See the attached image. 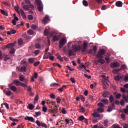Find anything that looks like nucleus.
Returning a JSON list of instances; mask_svg holds the SVG:
<instances>
[{
	"label": "nucleus",
	"mask_w": 128,
	"mask_h": 128,
	"mask_svg": "<svg viewBox=\"0 0 128 128\" xmlns=\"http://www.w3.org/2000/svg\"><path fill=\"white\" fill-rule=\"evenodd\" d=\"M106 54V50L104 49H100L98 51V54L96 55V58H98V60L94 61V64L96 66L98 65V62L101 64H104L106 62L104 59V55Z\"/></svg>",
	"instance_id": "obj_1"
},
{
	"label": "nucleus",
	"mask_w": 128,
	"mask_h": 128,
	"mask_svg": "<svg viewBox=\"0 0 128 128\" xmlns=\"http://www.w3.org/2000/svg\"><path fill=\"white\" fill-rule=\"evenodd\" d=\"M66 44V40L64 39V38H62L59 42V48H62V46H64Z\"/></svg>",
	"instance_id": "obj_2"
},
{
	"label": "nucleus",
	"mask_w": 128,
	"mask_h": 128,
	"mask_svg": "<svg viewBox=\"0 0 128 128\" xmlns=\"http://www.w3.org/2000/svg\"><path fill=\"white\" fill-rule=\"evenodd\" d=\"M72 48L73 52H80V50H82V46H80V45H78V46L73 45L72 46Z\"/></svg>",
	"instance_id": "obj_3"
},
{
	"label": "nucleus",
	"mask_w": 128,
	"mask_h": 128,
	"mask_svg": "<svg viewBox=\"0 0 128 128\" xmlns=\"http://www.w3.org/2000/svg\"><path fill=\"white\" fill-rule=\"evenodd\" d=\"M36 122L37 126H42V128H48V126L45 123L40 122V121L38 120H36Z\"/></svg>",
	"instance_id": "obj_4"
},
{
	"label": "nucleus",
	"mask_w": 128,
	"mask_h": 128,
	"mask_svg": "<svg viewBox=\"0 0 128 128\" xmlns=\"http://www.w3.org/2000/svg\"><path fill=\"white\" fill-rule=\"evenodd\" d=\"M49 112H50L51 114H58V106H55L54 108L49 110Z\"/></svg>",
	"instance_id": "obj_5"
},
{
	"label": "nucleus",
	"mask_w": 128,
	"mask_h": 128,
	"mask_svg": "<svg viewBox=\"0 0 128 128\" xmlns=\"http://www.w3.org/2000/svg\"><path fill=\"white\" fill-rule=\"evenodd\" d=\"M24 2V4H28V6H30V8H32V10H34V6L30 2V0H25Z\"/></svg>",
	"instance_id": "obj_6"
},
{
	"label": "nucleus",
	"mask_w": 128,
	"mask_h": 128,
	"mask_svg": "<svg viewBox=\"0 0 128 128\" xmlns=\"http://www.w3.org/2000/svg\"><path fill=\"white\" fill-rule=\"evenodd\" d=\"M111 68H120V63H118V62H114L111 63Z\"/></svg>",
	"instance_id": "obj_7"
},
{
	"label": "nucleus",
	"mask_w": 128,
	"mask_h": 128,
	"mask_svg": "<svg viewBox=\"0 0 128 128\" xmlns=\"http://www.w3.org/2000/svg\"><path fill=\"white\" fill-rule=\"evenodd\" d=\"M24 120H30V122H34V118L32 116H26L25 117Z\"/></svg>",
	"instance_id": "obj_8"
},
{
	"label": "nucleus",
	"mask_w": 128,
	"mask_h": 128,
	"mask_svg": "<svg viewBox=\"0 0 128 128\" xmlns=\"http://www.w3.org/2000/svg\"><path fill=\"white\" fill-rule=\"evenodd\" d=\"M86 48H88V43L85 42L83 44L82 48L81 49L82 52H84L86 51Z\"/></svg>",
	"instance_id": "obj_9"
},
{
	"label": "nucleus",
	"mask_w": 128,
	"mask_h": 128,
	"mask_svg": "<svg viewBox=\"0 0 128 128\" xmlns=\"http://www.w3.org/2000/svg\"><path fill=\"white\" fill-rule=\"evenodd\" d=\"M122 75L120 74H118V76H114V80H117L118 82V80H122Z\"/></svg>",
	"instance_id": "obj_10"
},
{
	"label": "nucleus",
	"mask_w": 128,
	"mask_h": 128,
	"mask_svg": "<svg viewBox=\"0 0 128 128\" xmlns=\"http://www.w3.org/2000/svg\"><path fill=\"white\" fill-rule=\"evenodd\" d=\"M16 32V30L14 29H10V31L7 32V34L8 36H11L12 34H14Z\"/></svg>",
	"instance_id": "obj_11"
},
{
	"label": "nucleus",
	"mask_w": 128,
	"mask_h": 128,
	"mask_svg": "<svg viewBox=\"0 0 128 128\" xmlns=\"http://www.w3.org/2000/svg\"><path fill=\"white\" fill-rule=\"evenodd\" d=\"M20 13L21 14L24 20H26V15L24 13V11L22 9L20 10Z\"/></svg>",
	"instance_id": "obj_12"
},
{
	"label": "nucleus",
	"mask_w": 128,
	"mask_h": 128,
	"mask_svg": "<svg viewBox=\"0 0 128 128\" xmlns=\"http://www.w3.org/2000/svg\"><path fill=\"white\" fill-rule=\"evenodd\" d=\"M50 20V17L48 16H46L44 18H43L42 20V22L43 24H47L48 22V20Z\"/></svg>",
	"instance_id": "obj_13"
},
{
	"label": "nucleus",
	"mask_w": 128,
	"mask_h": 128,
	"mask_svg": "<svg viewBox=\"0 0 128 128\" xmlns=\"http://www.w3.org/2000/svg\"><path fill=\"white\" fill-rule=\"evenodd\" d=\"M14 46V43L8 44L4 46L6 48H12Z\"/></svg>",
	"instance_id": "obj_14"
},
{
	"label": "nucleus",
	"mask_w": 128,
	"mask_h": 128,
	"mask_svg": "<svg viewBox=\"0 0 128 128\" xmlns=\"http://www.w3.org/2000/svg\"><path fill=\"white\" fill-rule=\"evenodd\" d=\"M3 58H4V60L5 62H8V60H10V56L6 54H3Z\"/></svg>",
	"instance_id": "obj_15"
},
{
	"label": "nucleus",
	"mask_w": 128,
	"mask_h": 128,
	"mask_svg": "<svg viewBox=\"0 0 128 128\" xmlns=\"http://www.w3.org/2000/svg\"><path fill=\"white\" fill-rule=\"evenodd\" d=\"M108 96H110V92L108 91H104L102 93V96L104 98H108Z\"/></svg>",
	"instance_id": "obj_16"
},
{
	"label": "nucleus",
	"mask_w": 128,
	"mask_h": 128,
	"mask_svg": "<svg viewBox=\"0 0 128 128\" xmlns=\"http://www.w3.org/2000/svg\"><path fill=\"white\" fill-rule=\"evenodd\" d=\"M50 52H46L45 53V54L44 56V60H48L50 56Z\"/></svg>",
	"instance_id": "obj_17"
},
{
	"label": "nucleus",
	"mask_w": 128,
	"mask_h": 128,
	"mask_svg": "<svg viewBox=\"0 0 128 128\" xmlns=\"http://www.w3.org/2000/svg\"><path fill=\"white\" fill-rule=\"evenodd\" d=\"M116 6L118 8H122V2L120 1H117L116 2Z\"/></svg>",
	"instance_id": "obj_18"
},
{
	"label": "nucleus",
	"mask_w": 128,
	"mask_h": 128,
	"mask_svg": "<svg viewBox=\"0 0 128 128\" xmlns=\"http://www.w3.org/2000/svg\"><path fill=\"white\" fill-rule=\"evenodd\" d=\"M23 8L24 10H30V6L28 4H26L23 6Z\"/></svg>",
	"instance_id": "obj_19"
},
{
	"label": "nucleus",
	"mask_w": 128,
	"mask_h": 128,
	"mask_svg": "<svg viewBox=\"0 0 128 128\" xmlns=\"http://www.w3.org/2000/svg\"><path fill=\"white\" fill-rule=\"evenodd\" d=\"M92 116H94V118H98L100 116V114H98V111H94V112L92 114Z\"/></svg>",
	"instance_id": "obj_20"
},
{
	"label": "nucleus",
	"mask_w": 128,
	"mask_h": 128,
	"mask_svg": "<svg viewBox=\"0 0 128 128\" xmlns=\"http://www.w3.org/2000/svg\"><path fill=\"white\" fill-rule=\"evenodd\" d=\"M102 102L104 104H108V100L106 98H104L101 100Z\"/></svg>",
	"instance_id": "obj_21"
},
{
	"label": "nucleus",
	"mask_w": 128,
	"mask_h": 128,
	"mask_svg": "<svg viewBox=\"0 0 128 128\" xmlns=\"http://www.w3.org/2000/svg\"><path fill=\"white\" fill-rule=\"evenodd\" d=\"M14 84H15L17 86H20V82L18 81V80H16L14 81Z\"/></svg>",
	"instance_id": "obj_22"
},
{
	"label": "nucleus",
	"mask_w": 128,
	"mask_h": 128,
	"mask_svg": "<svg viewBox=\"0 0 128 128\" xmlns=\"http://www.w3.org/2000/svg\"><path fill=\"white\" fill-rule=\"evenodd\" d=\"M66 86L64 85L62 88H58V92H62L64 88H66Z\"/></svg>",
	"instance_id": "obj_23"
},
{
	"label": "nucleus",
	"mask_w": 128,
	"mask_h": 128,
	"mask_svg": "<svg viewBox=\"0 0 128 128\" xmlns=\"http://www.w3.org/2000/svg\"><path fill=\"white\" fill-rule=\"evenodd\" d=\"M44 34L45 36H48V34H50V30L48 29V27L46 28V29L44 31Z\"/></svg>",
	"instance_id": "obj_24"
},
{
	"label": "nucleus",
	"mask_w": 128,
	"mask_h": 128,
	"mask_svg": "<svg viewBox=\"0 0 128 128\" xmlns=\"http://www.w3.org/2000/svg\"><path fill=\"white\" fill-rule=\"evenodd\" d=\"M82 4L84 6H88V2L86 0H82Z\"/></svg>",
	"instance_id": "obj_25"
},
{
	"label": "nucleus",
	"mask_w": 128,
	"mask_h": 128,
	"mask_svg": "<svg viewBox=\"0 0 128 128\" xmlns=\"http://www.w3.org/2000/svg\"><path fill=\"white\" fill-rule=\"evenodd\" d=\"M10 90L12 91V92H16V86H10Z\"/></svg>",
	"instance_id": "obj_26"
},
{
	"label": "nucleus",
	"mask_w": 128,
	"mask_h": 128,
	"mask_svg": "<svg viewBox=\"0 0 128 128\" xmlns=\"http://www.w3.org/2000/svg\"><path fill=\"white\" fill-rule=\"evenodd\" d=\"M38 10H39V12H42V10L44 8V5L42 4V5L38 6Z\"/></svg>",
	"instance_id": "obj_27"
},
{
	"label": "nucleus",
	"mask_w": 128,
	"mask_h": 128,
	"mask_svg": "<svg viewBox=\"0 0 128 128\" xmlns=\"http://www.w3.org/2000/svg\"><path fill=\"white\" fill-rule=\"evenodd\" d=\"M122 98H123V100H125V102H128V97H126V94H124V93L122 94Z\"/></svg>",
	"instance_id": "obj_28"
},
{
	"label": "nucleus",
	"mask_w": 128,
	"mask_h": 128,
	"mask_svg": "<svg viewBox=\"0 0 128 128\" xmlns=\"http://www.w3.org/2000/svg\"><path fill=\"white\" fill-rule=\"evenodd\" d=\"M36 4L37 6H42V0H36Z\"/></svg>",
	"instance_id": "obj_29"
},
{
	"label": "nucleus",
	"mask_w": 128,
	"mask_h": 128,
	"mask_svg": "<svg viewBox=\"0 0 128 128\" xmlns=\"http://www.w3.org/2000/svg\"><path fill=\"white\" fill-rule=\"evenodd\" d=\"M19 80L20 82H24L26 80V78H24V75H21L19 76Z\"/></svg>",
	"instance_id": "obj_30"
},
{
	"label": "nucleus",
	"mask_w": 128,
	"mask_h": 128,
	"mask_svg": "<svg viewBox=\"0 0 128 128\" xmlns=\"http://www.w3.org/2000/svg\"><path fill=\"white\" fill-rule=\"evenodd\" d=\"M50 86L54 87V86H60V84L53 82V83H52Z\"/></svg>",
	"instance_id": "obj_31"
},
{
	"label": "nucleus",
	"mask_w": 128,
	"mask_h": 128,
	"mask_svg": "<svg viewBox=\"0 0 128 128\" xmlns=\"http://www.w3.org/2000/svg\"><path fill=\"white\" fill-rule=\"evenodd\" d=\"M84 116H80L78 118V120H79L80 122H82V120H84Z\"/></svg>",
	"instance_id": "obj_32"
},
{
	"label": "nucleus",
	"mask_w": 128,
	"mask_h": 128,
	"mask_svg": "<svg viewBox=\"0 0 128 128\" xmlns=\"http://www.w3.org/2000/svg\"><path fill=\"white\" fill-rule=\"evenodd\" d=\"M104 108L99 107L98 108V112H104Z\"/></svg>",
	"instance_id": "obj_33"
},
{
	"label": "nucleus",
	"mask_w": 128,
	"mask_h": 128,
	"mask_svg": "<svg viewBox=\"0 0 128 128\" xmlns=\"http://www.w3.org/2000/svg\"><path fill=\"white\" fill-rule=\"evenodd\" d=\"M22 44H24V40H22V39L20 38L18 40V44H19V46H22Z\"/></svg>",
	"instance_id": "obj_34"
},
{
	"label": "nucleus",
	"mask_w": 128,
	"mask_h": 128,
	"mask_svg": "<svg viewBox=\"0 0 128 128\" xmlns=\"http://www.w3.org/2000/svg\"><path fill=\"white\" fill-rule=\"evenodd\" d=\"M12 91H10V90H7L6 92V96H12Z\"/></svg>",
	"instance_id": "obj_35"
},
{
	"label": "nucleus",
	"mask_w": 128,
	"mask_h": 128,
	"mask_svg": "<svg viewBox=\"0 0 128 128\" xmlns=\"http://www.w3.org/2000/svg\"><path fill=\"white\" fill-rule=\"evenodd\" d=\"M10 52V54H14L16 52V49L14 48H11Z\"/></svg>",
	"instance_id": "obj_36"
},
{
	"label": "nucleus",
	"mask_w": 128,
	"mask_h": 128,
	"mask_svg": "<svg viewBox=\"0 0 128 128\" xmlns=\"http://www.w3.org/2000/svg\"><path fill=\"white\" fill-rule=\"evenodd\" d=\"M104 126H108V120H104Z\"/></svg>",
	"instance_id": "obj_37"
},
{
	"label": "nucleus",
	"mask_w": 128,
	"mask_h": 128,
	"mask_svg": "<svg viewBox=\"0 0 128 128\" xmlns=\"http://www.w3.org/2000/svg\"><path fill=\"white\" fill-rule=\"evenodd\" d=\"M28 18L29 20H34V16L32 14H29L28 16Z\"/></svg>",
	"instance_id": "obj_38"
},
{
	"label": "nucleus",
	"mask_w": 128,
	"mask_h": 128,
	"mask_svg": "<svg viewBox=\"0 0 128 128\" xmlns=\"http://www.w3.org/2000/svg\"><path fill=\"white\" fill-rule=\"evenodd\" d=\"M35 118H37V116H40L42 115V112H35Z\"/></svg>",
	"instance_id": "obj_39"
},
{
	"label": "nucleus",
	"mask_w": 128,
	"mask_h": 128,
	"mask_svg": "<svg viewBox=\"0 0 128 128\" xmlns=\"http://www.w3.org/2000/svg\"><path fill=\"white\" fill-rule=\"evenodd\" d=\"M53 42H56V40H58V37L56 36H54L52 38Z\"/></svg>",
	"instance_id": "obj_40"
},
{
	"label": "nucleus",
	"mask_w": 128,
	"mask_h": 128,
	"mask_svg": "<svg viewBox=\"0 0 128 128\" xmlns=\"http://www.w3.org/2000/svg\"><path fill=\"white\" fill-rule=\"evenodd\" d=\"M98 106L99 108H104V104L102 102H99L98 104Z\"/></svg>",
	"instance_id": "obj_41"
},
{
	"label": "nucleus",
	"mask_w": 128,
	"mask_h": 128,
	"mask_svg": "<svg viewBox=\"0 0 128 128\" xmlns=\"http://www.w3.org/2000/svg\"><path fill=\"white\" fill-rule=\"evenodd\" d=\"M120 68L121 70H128V66L126 64H122Z\"/></svg>",
	"instance_id": "obj_42"
},
{
	"label": "nucleus",
	"mask_w": 128,
	"mask_h": 128,
	"mask_svg": "<svg viewBox=\"0 0 128 128\" xmlns=\"http://www.w3.org/2000/svg\"><path fill=\"white\" fill-rule=\"evenodd\" d=\"M28 34H30V36L34 34V30H28Z\"/></svg>",
	"instance_id": "obj_43"
},
{
	"label": "nucleus",
	"mask_w": 128,
	"mask_h": 128,
	"mask_svg": "<svg viewBox=\"0 0 128 128\" xmlns=\"http://www.w3.org/2000/svg\"><path fill=\"white\" fill-rule=\"evenodd\" d=\"M122 97V94H118L116 95V98L117 100H118V98H120Z\"/></svg>",
	"instance_id": "obj_44"
},
{
	"label": "nucleus",
	"mask_w": 128,
	"mask_h": 128,
	"mask_svg": "<svg viewBox=\"0 0 128 128\" xmlns=\"http://www.w3.org/2000/svg\"><path fill=\"white\" fill-rule=\"evenodd\" d=\"M28 108L29 110H32L34 108V105L32 104H30L28 106Z\"/></svg>",
	"instance_id": "obj_45"
},
{
	"label": "nucleus",
	"mask_w": 128,
	"mask_h": 128,
	"mask_svg": "<svg viewBox=\"0 0 128 128\" xmlns=\"http://www.w3.org/2000/svg\"><path fill=\"white\" fill-rule=\"evenodd\" d=\"M103 88H105V89L108 88V82L104 83Z\"/></svg>",
	"instance_id": "obj_46"
},
{
	"label": "nucleus",
	"mask_w": 128,
	"mask_h": 128,
	"mask_svg": "<svg viewBox=\"0 0 128 128\" xmlns=\"http://www.w3.org/2000/svg\"><path fill=\"white\" fill-rule=\"evenodd\" d=\"M68 56H72L74 52H72V50H68Z\"/></svg>",
	"instance_id": "obj_47"
},
{
	"label": "nucleus",
	"mask_w": 128,
	"mask_h": 128,
	"mask_svg": "<svg viewBox=\"0 0 128 128\" xmlns=\"http://www.w3.org/2000/svg\"><path fill=\"white\" fill-rule=\"evenodd\" d=\"M109 100H110V102H114V96H112V95H110V98H109Z\"/></svg>",
	"instance_id": "obj_48"
},
{
	"label": "nucleus",
	"mask_w": 128,
	"mask_h": 128,
	"mask_svg": "<svg viewBox=\"0 0 128 128\" xmlns=\"http://www.w3.org/2000/svg\"><path fill=\"white\" fill-rule=\"evenodd\" d=\"M28 60L30 64H34V58H29Z\"/></svg>",
	"instance_id": "obj_49"
},
{
	"label": "nucleus",
	"mask_w": 128,
	"mask_h": 128,
	"mask_svg": "<svg viewBox=\"0 0 128 128\" xmlns=\"http://www.w3.org/2000/svg\"><path fill=\"white\" fill-rule=\"evenodd\" d=\"M61 112H62V114H66V108H62L61 110Z\"/></svg>",
	"instance_id": "obj_50"
},
{
	"label": "nucleus",
	"mask_w": 128,
	"mask_h": 128,
	"mask_svg": "<svg viewBox=\"0 0 128 128\" xmlns=\"http://www.w3.org/2000/svg\"><path fill=\"white\" fill-rule=\"evenodd\" d=\"M21 72H26V66H22L20 68Z\"/></svg>",
	"instance_id": "obj_51"
},
{
	"label": "nucleus",
	"mask_w": 128,
	"mask_h": 128,
	"mask_svg": "<svg viewBox=\"0 0 128 128\" xmlns=\"http://www.w3.org/2000/svg\"><path fill=\"white\" fill-rule=\"evenodd\" d=\"M56 102L58 104H60V102L62 101V99H60V97H58L56 98Z\"/></svg>",
	"instance_id": "obj_52"
},
{
	"label": "nucleus",
	"mask_w": 128,
	"mask_h": 128,
	"mask_svg": "<svg viewBox=\"0 0 128 128\" xmlns=\"http://www.w3.org/2000/svg\"><path fill=\"white\" fill-rule=\"evenodd\" d=\"M9 120H12V122H18V119H13V118L12 117H10Z\"/></svg>",
	"instance_id": "obj_53"
},
{
	"label": "nucleus",
	"mask_w": 128,
	"mask_h": 128,
	"mask_svg": "<svg viewBox=\"0 0 128 128\" xmlns=\"http://www.w3.org/2000/svg\"><path fill=\"white\" fill-rule=\"evenodd\" d=\"M110 56H106V57L105 58V60H106L107 62H110Z\"/></svg>",
	"instance_id": "obj_54"
},
{
	"label": "nucleus",
	"mask_w": 128,
	"mask_h": 128,
	"mask_svg": "<svg viewBox=\"0 0 128 128\" xmlns=\"http://www.w3.org/2000/svg\"><path fill=\"white\" fill-rule=\"evenodd\" d=\"M42 111L44 112H48V108L46 106H43L42 107Z\"/></svg>",
	"instance_id": "obj_55"
},
{
	"label": "nucleus",
	"mask_w": 128,
	"mask_h": 128,
	"mask_svg": "<svg viewBox=\"0 0 128 128\" xmlns=\"http://www.w3.org/2000/svg\"><path fill=\"white\" fill-rule=\"evenodd\" d=\"M38 94H37L34 98V102H38Z\"/></svg>",
	"instance_id": "obj_56"
},
{
	"label": "nucleus",
	"mask_w": 128,
	"mask_h": 128,
	"mask_svg": "<svg viewBox=\"0 0 128 128\" xmlns=\"http://www.w3.org/2000/svg\"><path fill=\"white\" fill-rule=\"evenodd\" d=\"M93 50L94 52V53L96 54V52L98 50V47L96 46H94L93 48Z\"/></svg>",
	"instance_id": "obj_57"
},
{
	"label": "nucleus",
	"mask_w": 128,
	"mask_h": 128,
	"mask_svg": "<svg viewBox=\"0 0 128 128\" xmlns=\"http://www.w3.org/2000/svg\"><path fill=\"white\" fill-rule=\"evenodd\" d=\"M40 64V61L36 62L34 64V66H38V65Z\"/></svg>",
	"instance_id": "obj_58"
},
{
	"label": "nucleus",
	"mask_w": 128,
	"mask_h": 128,
	"mask_svg": "<svg viewBox=\"0 0 128 128\" xmlns=\"http://www.w3.org/2000/svg\"><path fill=\"white\" fill-rule=\"evenodd\" d=\"M50 98H51L54 99V98H56V95H54V94H50Z\"/></svg>",
	"instance_id": "obj_59"
},
{
	"label": "nucleus",
	"mask_w": 128,
	"mask_h": 128,
	"mask_svg": "<svg viewBox=\"0 0 128 128\" xmlns=\"http://www.w3.org/2000/svg\"><path fill=\"white\" fill-rule=\"evenodd\" d=\"M34 54H35V56H38V54H40V50H36L34 51Z\"/></svg>",
	"instance_id": "obj_60"
},
{
	"label": "nucleus",
	"mask_w": 128,
	"mask_h": 128,
	"mask_svg": "<svg viewBox=\"0 0 128 128\" xmlns=\"http://www.w3.org/2000/svg\"><path fill=\"white\" fill-rule=\"evenodd\" d=\"M112 108L111 106H108L107 109V111L108 112H112Z\"/></svg>",
	"instance_id": "obj_61"
},
{
	"label": "nucleus",
	"mask_w": 128,
	"mask_h": 128,
	"mask_svg": "<svg viewBox=\"0 0 128 128\" xmlns=\"http://www.w3.org/2000/svg\"><path fill=\"white\" fill-rule=\"evenodd\" d=\"M120 92H126V88H120Z\"/></svg>",
	"instance_id": "obj_62"
},
{
	"label": "nucleus",
	"mask_w": 128,
	"mask_h": 128,
	"mask_svg": "<svg viewBox=\"0 0 128 128\" xmlns=\"http://www.w3.org/2000/svg\"><path fill=\"white\" fill-rule=\"evenodd\" d=\"M36 48H40V44L38 43L36 44Z\"/></svg>",
	"instance_id": "obj_63"
},
{
	"label": "nucleus",
	"mask_w": 128,
	"mask_h": 128,
	"mask_svg": "<svg viewBox=\"0 0 128 128\" xmlns=\"http://www.w3.org/2000/svg\"><path fill=\"white\" fill-rule=\"evenodd\" d=\"M32 30H36V24H32Z\"/></svg>",
	"instance_id": "obj_64"
}]
</instances>
